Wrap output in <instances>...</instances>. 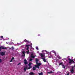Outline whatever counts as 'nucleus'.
Masks as SVG:
<instances>
[{"instance_id": "obj_1", "label": "nucleus", "mask_w": 75, "mask_h": 75, "mask_svg": "<svg viewBox=\"0 0 75 75\" xmlns=\"http://www.w3.org/2000/svg\"><path fill=\"white\" fill-rule=\"evenodd\" d=\"M40 64H36L34 65L35 67H33V69L34 71L36 70V69L35 68H38L39 69H40Z\"/></svg>"}, {"instance_id": "obj_2", "label": "nucleus", "mask_w": 75, "mask_h": 75, "mask_svg": "<svg viewBox=\"0 0 75 75\" xmlns=\"http://www.w3.org/2000/svg\"><path fill=\"white\" fill-rule=\"evenodd\" d=\"M45 53H40L39 54V55H40L41 58H43L45 57L44 58H43L44 59H45V58H46V57H45Z\"/></svg>"}, {"instance_id": "obj_3", "label": "nucleus", "mask_w": 75, "mask_h": 75, "mask_svg": "<svg viewBox=\"0 0 75 75\" xmlns=\"http://www.w3.org/2000/svg\"><path fill=\"white\" fill-rule=\"evenodd\" d=\"M68 60L70 61V62H69V64H71V63L72 64H75V62H74V61L73 59H71L70 58H69L68 59Z\"/></svg>"}, {"instance_id": "obj_4", "label": "nucleus", "mask_w": 75, "mask_h": 75, "mask_svg": "<svg viewBox=\"0 0 75 75\" xmlns=\"http://www.w3.org/2000/svg\"><path fill=\"white\" fill-rule=\"evenodd\" d=\"M30 45H26L25 46V47H27V48L26 49V50L27 51H26L27 52V54H28V53H29L30 52V51H29V50H28V49H29V48H29V47H30Z\"/></svg>"}, {"instance_id": "obj_5", "label": "nucleus", "mask_w": 75, "mask_h": 75, "mask_svg": "<svg viewBox=\"0 0 75 75\" xmlns=\"http://www.w3.org/2000/svg\"><path fill=\"white\" fill-rule=\"evenodd\" d=\"M35 62H36V64H37V65H38V64L39 65L40 64V65H39V66H40V65H41V63L38 62V59L37 58L35 59Z\"/></svg>"}, {"instance_id": "obj_6", "label": "nucleus", "mask_w": 75, "mask_h": 75, "mask_svg": "<svg viewBox=\"0 0 75 75\" xmlns=\"http://www.w3.org/2000/svg\"><path fill=\"white\" fill-rule=\"evenodd\" d=\"M0 55H1V56H4V55H6V54L5 53V52H0Z\"/></svg>"}, {"instance_id": "obj_7", "label": "nucleus", "mask_w": 75, "mask_h": 75, "mask_svg": "<svg viewBox=\"0 0 75 75\" xmlns=\"http://www.w3.org/2000/svg\"><path fill=\"white\" fill-rule=\"evenodd\" d=\"M1 49H7V48L6 47H4L3 46H2L0 47V52L1 51Z\"/></svg>"}, {"instance_id": "obj_8", "label": "nucleus", "mask_w": 75, "mask_h": 75, "mask_svg": "<svg viewBox=\"0 0 75 75\" xmlns=\"http://www.w3.org/2000/svg\"><path fill=\"white\" fill-rule=\"evenodd\" d=\"M28 68V66L27 65H26L24 67V71L25 72L26 71L27 69V68Z\"/></svg>"}, {"instance_id": "obj_9", "label": "nucleus", "mask_w": 75, "mask_h": 75, "mask_svg": "<svg viewBox=\"0 0 75 75\" xmlns=\"http://www.w3.org/2000/svg\"><path fill=\"white\" fill-rule=\"evenodd\" d=\"M24 62V63L25 64V65H27V64H28V62H27V61L26 60V59H25L23 61Z\"/></svg>"}, {"instance_id": "obj_10", "label": "nucleus", "mask_w": 75, "mask_h": 75, "mask_svg": "<svg viewBox=\"0 0 75 75\" xmlns=\"http://www.w3.org/2000/svg\"><path fill=\"white\" fill-rule=\"evenodd\" d=\"M72 69L70 70L71 73H74V67L72 68Z\"/></svg>"}, {"instance_id": "obj_11", "label": "nucleus", "mask_w": 75, "mask_h": 75, "mask_svg": "<svg viewBox=\"0 0 75 75\" xmlns=\"http://www.w3.org/2000/svg\"><path fill=\"white\" fill-rule=\"evenodd\" d=\"M32 68V66H31V65L30 66H29V67L27 68V70H28V69H31Z\"/></svg>"}, {"instance_id": "obj_12", "label": "nucleus", "mask_w": 75, "mask_h": 75, "mask_svg": "<svg viewBox=\"0 0 75 75\" xmlns=\"http://www.w3.org/2000/svg\"><path fill=\"white\" fill-rule=\"evenodd\" d=\"M31 58H35V56H33V54H32L31 55Z\"/></svg>"}, {"instance_id": "obj_13", "label": "nucleus", "mask_w": 75, "mask_h": 75, "mask_svg": "<svg viewBox=\"0 0 75 75\" xmlns=\"http://www.w3.org/2000/svg\"><path fill=\"white\" fill-rule=\"evenodd\" d=\"M42 59H43V61H44V62H47V60H46V59H44V58H42Z\"/></svg>"}, {"instance_id": "obj_14", "label": "nucleus", "mask_w": 75, "mask_h": 75, "mask_svg": "<svg viewBox=\"0 0 75 75\" xmlns=\"http://www.w3.org/2000/svg\"><path fill=\"white\" fill-rule=\"evenodd\" d=\"M62 66L63 68H64V69H65V66H64V64H62Z\"/></svg>"}, {"instance_id": "obj_15", "label": "nucleus", "mask_w": 75, "mask_h": 75, "mask_svg": "<svg viewBox=\"0 0 75 75\" xmlns=\"http://www.w3.org/2000/svg\"><path fill=\"white\" fill-rule=\"evenodd\" d=\"M29 75H34V74L33 72H31L29 73Z\"/></svg>"}, {"instance_id": "obj_16", "label": "nucleus", "mask_w": 75, "mask_h": 75, "mask_svg": "<svg viewBox=\"0 0 75 75\" xmlns=\"http://www.w3.org/2000/svg\"><path fill=\"white\" fill-rule=\"evenodd\" d=\"M43 75V73L42 72H41V73H39V75Z\"/></svg>"}, {"instance_id": "obj_17", "label": "nucleus", "mask_w": 75, "mask_h": 75, "mask_svg": "<svg viewBox=\"0 0 75 75\" xmlns=\"http://www.w3.org/2000/svg\"><path fill=\"white\" fill-rule=\"evenodd\" d=\"M47 73L48 74H52L53 73V72H52V71H51L50 72H48Z\"/></svg>"}, {"instance_id": "obj_18", "label": "nucleus", "mask_w": 75, "mask_h": 75, "mask_svg": "<svg viewBox=\"0 0 75 75\" xmlns=\"http://www.w3.org/2000/svg\"><path fill=\"white\" fill-rule=\"evenodd\" d=\"M22 53H23V54H24V55L23 56V55H22V56H25V52L24 51L22 52Z\"/></svg>"}, {"instance_id": "obj_19", "label": "nucleus", "mask_w": 75, "mask_h": 75, "mask_svg": "<svg viewBox=\"0 0 75 75\" xmlns=\"http://www.w3.org/2000/svg\"><path fill=\"white\" fill-rule=\"evenodd\" d=\"M54 55L56 57H57V54L56 53V52L54 51Z\"/></svg>"}, {"instance_id": "obj_20", "label": "nucleus", "mask_w": 75, "mask_h": 75, "mask_svg": "<svg viewBox=\"0 0 75 75\" xmlns=\"http://www.w3.org/2000/svg\"><path fill=\"white\" fill-rule=\"evenodd\" d=\"M24 42H28V40H26V39H25V40H24Z\"/></svg>"}, {"instance_id": "obj_21", "label": "nucleus", "mask_w": 75, "mask_h": 75, "mask_svg": "<svg viewBox=\"0 0 75 75\" xmlns=\"http://www.w3.org/2000/svg\"><path fill=\"white\" fill-rule=\"evenodd\" d=\"M62 64H63L62 62H61L59 64V65H62Z\"/></svg>"}, {"instance_id": "obj_22", "label": "nucleus", "mask_w": 75, "mask_h": 75, "mask_svg": "<svg viewBox=\"0 0 75 75\" xmlns=\"http://www.w3.org/2000/svg\"><path fill=\"white\" fill-rule=\"evenodd\" d=\"M31 63H29L28 64V66H31Z\"/></svg>"}, {"instance_id": "obj_23", "label": "nucleus", "mask_w": 75, "mask_h": 75, "mask_svg": "<svg viewBox=\"0 0 75 75\" xmlns=\"http://www.w3.org/2000/svg\"><path fill=\"white\" fill-rule=\"evenodd\" d=\"M58 58H59V59H61V57L59 56L58 57Z\"/></svg>"}, {"instance_id": "obj_24", "label": "nucleus", "mask_w": 75, "mask_h": 75, "mask_svg": "<svg viewBox=\"0 0 75 75\" xmlns=\"http://www.w3.org/2000/svg\"><path fill=\"white\" fill-rule=\"evenodd\" d=\"M12 50H13L14 49V47H12V48H11Z\"/></svg>"}, {"instance_id": "obj_25", "label": "nucleus", "mask_w": 75, "mask_h": 75, "mask_svg": "<svg viewBox=\"0 0 75 75\" xmlns=\"http://www.w3.org/2000/svg\"><path fill=\"white\" fill-rule=\"evenodd\" d=\"M33 60V59L31 58H30V61H31Z\"/></svg>"}, {"instance_id": "obj_26", "label": "nucleus", "mask_w": 75, "mask_h": 75, "mask_svg": "<svg viewBox=\"0 0 75 75\" xmlns=\"http://www.w3.org/2000/svg\"><path fill=\"white\" fill-rule=\"evenodd\" d=\"M36 48L37 50H38V47H36Z\"/></svg>"}, {"instance_id": "obj_27", "label": "nucleus", "mask_w": 75, "mask_h": 75, "mask_svg": "<svg viewBox=\"0 0 75 75\" xmlns=\"http://www.w3.org/2000/svg\"><path fill=\"white\" fill-rule=\"evenodd\" d=\"M11 59H12V60H13V59H14V57H12Z\"/></svg>"}, {"instance_id": "obj_28", "label": "nucleus", "mask_w": 75, "mask_h": 75, "mask_svg": "<svg viewBox=\"0 0 75 75\" xmlns=\"http://www.w3.org/2000/svg\"><path fill=\"white\" fill-rule=\"evenodd\" d=\"M2 62V61H1V59H0V62Z\"/></svg>"}, {"instance_id": "obj_29", "label": "nucleus", "mask_w": 75, "mask_h": 75, "mask_svg": "<svg viewBox=\"0 0 75 75\" xmlns=\"http://www.w3.org/2000/svg\"><path fill=\"white\" fill-rule=\"evenodd\" d=\"M1 38H3V36H1Z\"/></svg>"}, {"instance_id": "obj_30", "label": "nucleus", "mask_w": 75, "mask_h": 75, "mask_svg": "<svg viewBox=\"0 0 75 75\" xmlns=\"http://www.w3.org/2000/svg\"><path fill=\"white\" fill-rule=\"evenodd\" d=\"M12 61H13V60L11 59V61H10V62H12Z\"/></svg>"}, {"instance_id": "obj_31", "label": "nucleus", "mask_w": 75, "mask_h": 75, "mask_svg": "<svg viewBox=\"0 0 75 75\" xmlns=\"http://www.w3.org/2000/svg\"><path fill=\"white\" fill-rule=\"evenodd\" d=\"M28 42V43H30V41H28V42Z\"/></svg>"}, {"instance_id": "obj_32", "label": "nucleus", "mask_w": 75, "mask_h": 75, "mask_svg": "<svg viewBox=\"0 0 75 75\" xmlns=\"http://www.w3.org/2000/svg\"><path fill=\"white\" fill-rule=\"evenodd\" d=\"M20 63H19L18 64V65H20Z\"/></svg>"}, {"instance_id": "obj_33", "label": "nucleus", "mask_w": 75, "mask_h": 75, "mask_svg": "<svg viewBox=\"0 0 75 75\" xmlns=\"http://www.w3.org/2000/svg\"><path fill=\"white\" fill-rule=\"evenodd\" d=\"M67 75H69V73H68L67 74Z\"/></svg>"}, {"instance_id": "obj_34", "label": "nucleus", "mask_w": 75, "mask_h": 75, "mask_svg": "<svg viewBox=\"0 0 75 75\" xmlns=\"http://www.w3.org/2000/svg\"><path fill=\"white\" fill-rule=\"evenodd\" d=\"M38 36H40V35H38Z\"/></svg>"}, {"instance_id": "obj_35", "label": "nucleus", "mask_w": 75, "mask_h": 75, "mask_svg": "<svg viewBox=\"0 0 75 75\" xmlns=\"http://www.w3.org/2000/svg\"><path fill=\"white\" fill-rule=\"evenodd\" d=\"M31 45H33V44L31 43Z\"/></svg>"}, {"instance_id": "obj_36", "label": "nucleus", "mask_w": 75, "mask_h": 75, "mask_svg": "<svg viewBox=\"0 0 75 75\" xmlns=\"http://www.w3.org/2000/svg\"><path fill=\"white\" fill-rule=\"evenodd\" d=\"M74 67H75V64L74 65Z\"/></svg>"}, {"instance_id": "obj_37", "label": "nucleus", "mask_w": 75, "mask_h": 75, "mask_svg": "<svg viewBox=\"0 0 75 75\" xmlns=\"http://www.w3.org/2000/svg\"><path fill=\"white\" fill-rule=\"evenodd\" d=\"M6 43H7H7H7V42H6Z\"/></svg>"}, {"instance_id": "obj_38", "label": "nucleus", "mask_w": 75, "mask_h": 75, "mask_svg": "<svg viewBox=\"0 0 75 75\" xmlns=\"http://www.w3.org/2000/svg\"><path fill=\"white\" fill-rule=\"evenodd\" d=\"M31 47H32V46H31Z\"/></svg>"}]
</instances>
